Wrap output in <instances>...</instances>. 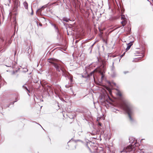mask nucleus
I'll return each instance as SVG.
<instances>
[{"instance_id": "12", "label": "nucleus", "mask_w": 153, "mask_h": 153, "mask_svg": "<svg viewBox=\"0 0 153 153\" xmlns=\"http://www.w3.org/2000/svg\"><path fill=\"white\" fill-rule=\"evenodd\" d=\"M92 143L91 141H88V142H87V143L86 144V146L88 147V149H89V148L88 146V145H91Z\"/></svg>"}, {"instance_id": "33", "label": "nucleus", "mask_w": 153, "mask_h": 153, "mask_svg": "<svg viewBox=\"0 0 153 153\" xmlns=\"http://www.w3.org/2000/svg\"><path fill=\"white\" fill-rule=\"evenodd\" d=\"M118 111H117H117H115V112H116V113H118V112H118Z\"/></svg>"}, {"instance_id": "35", "label": "nucleus", "mask_w": 153, "mask_h": 153, "mask_svg": "<svg viewBox=\"0 0 153 153\" xmlns=\"http://www.w3.org/2000/svg\"><path fill=\"white\" fill-rule=\"evenodd\" d=\"M131 31V28H129V32Z\"/></svg>"}, {"instance_id": "43", "label": "nucleus", "mask_w": 153, "mask_h": 153, "mask_svg": "<svg viewBox=\"0 0 153 153\" xmlns=\"http://www.w3.org/2000/svg\"><path fill=\"white\" fill-rule=\"evenodd\" d=\"M18 76V74H17L16 75V77H17Z\"/></svg>"}, {"instance_id": "46", "label": "nucleus", "mask_w": 153, "mask_h": 153, "mask_svg": "<svg viewBox=\"0 0 153 153\" xmlns=\"http://www.w3.org/2000/svg\"><path fill=\"white\" fill-rule=\"evenodd\" d=\"M113 68H112V71H113Z\"/></svg>"}, {"instance_id": "28", "label": "nucleus", "mask_w": 153, "mask_h": 153, "mask_svg": "<svg viewBox=\"0 0 153 153\" xmlns=\"http://www.w3.org/2000/svg\"><path fill=\"white\" fill-rule=\"evenodd\" d=\"M39 25L40 26H42V24L41 23H39Z\"/></svg>"}, {"instance_id": "27", "label": "nucleus", "mask_w": 153, "mask_h": 153, "mask_svg": "<svg viewBox=\"0 0 153 153\" xmlns=\"http://www.w3.org/2000/svg\"><path fill=\"white\" fill-rule=\"evenodd\" d=\"M18 99H17V98H16L15 99V100L14 101L15 102H16L18 100Z\"/></svg>"}, {"instance_id": "36", "label": "nucleus", "mask_w": 153, "mask_h": 153, "mask_svg": "<svg viewBox=\"0 0 153 153\" xmlns=\"http://www.w3.org/2000/svg\"><path fill=\"white\" fill-rule=\"evenodd\" d=\"M9 44H10L11 43V42H10V41H9Z\"/></svg>"}, {"instance_id": "11", "label": "nucleus", "mask_w": 153, "mask_h": 153, "mask_svg": "<svg viewBox=\"0 0 153 153\" xmlns=\"http://www.w3.org/2000/svg\"><path fill=\"white\" fill-rule=\"evenodd\" d=\"M101 126H102V123H99L98 124V126L99 127V131H100V130H102L103 129V128L102 129L101 128Z\"/></svg>"}, {"instance_id": "29", "label": "nucleus", "mask_w": 153, "mask_h": 153, "mask_svg": "<svg viewBox=\"0 0 153 153\" xmlns=\"http://www.w3.org/2000/svg\"><path fill=\"white\" fill-rule=\"evenodd\" d=\"M74 4H75V7H76V4H77L76 1H75V2H74Z\"/></svg>"}, {"instance_id": "38", "label": "nucleus", "mask_w": 153, "mask_h": 153, "mask_svg": "<svg viewBox=\"0 0 153 153\" xmlns=\"http://www.w3.org/2000/svg\"><path fill=\"white\" fill-rule=\"evenodd\" d=\"M94 44H93L91 47H90V48H91L92 47H93V45H94Z\"/></svg>"}, {"instance_id": "18", "label": "nucleus", "mask_w": 153, "mask_h": 153, "mask_svg": "<svg viewBox=\"0 0 153 153\" xmlns=\"http://www.w3.org/2000/svg\"><path fill=\"white\" fill-rule=\"evenodd\" d=\"M22 87L24 89L26 90H27L28 89L26 86H25L24 85L22 86Z\"/></svg>"}, {"instance_id": "22", "label": "nucleus", "mask_w": 153, "mask_h": 153, "mask_svg": "<svg viewBox=\"0 0 153 153\" xmlns=\"http://www.w3.org/2000/svg\"><path fill=\"white\" fill-rule=\"evenodd\" d=\"M125 23V21H123L121 22V23L123 24V26H124L125 25V24H123V23Z\"/></svg>"}, {"instance_id": "42", "label": "nucleus", "mask_w": 153, "mask_h": 153, "mask_svg": "<svg viewBox=\"0 0 153 153\" xmlns=\"http://www.w3.org/2000/svg\"><path fill=\"white\" fill-rule=\"evenodd\" d=\"M47 92H48V90H47Z\"/></svg>"}, {"instance_id": "24", "label": "nucleus", "mask_w": 153, "mask_h": 153, "mask_svg": "<svg viewBox=\"0 0 153 153\" xmlns=\"http://www.w3.org/2000/svg\"><path fill=\"white\" fill-rule=\"evenodd\" d=\"M128 73H129V72L128 71H124L123 72V73L125 74H126Z\"/></svg>"}, {"instance_id": "25", "label": "nucleus", "mask_w": 153, "mask_h": 153, "mask_svg": "<svg viewBox=\"0 0 153 153\" xmlns=\"http://www.w3.org/2000/svg\"><path fill=\"white\" fill-rule=\"evenodd\" d=\"M54 28H55V29H56V30L57 29L58 33H59V31L58 29V28L56 27V26H55V27H54Z\"/></svg>"}, {"instance_id": "55", "label": "nucleus", "mask_w": 153, "mask_h": 153, "mask_svg": "<svg viewBox=\"0 0 153 153\" xmlns=\"http://www.w3.org/2000/svg\"><path fill=\"white\" fill-rule=\"evenodd\" d=\"M75 148H76V146H75Z\"/></svg>"}, {"instance_id": "54", "label": "nucleus", "mask_w": 153, "mask_h": 153, "mask_svg": "<svg viewBox=\"0 0 153 153\" xmlns=\"http://www.w3.org/2000/svg\"><path fill=\"white\" fill-rule=\"evenodd\" d=\"M91 51H90V53H91Z\"/></svg>"}, {"instance_id": "15", "label": "nucleus", "mask_w": 153, "mask_h": 153, "mask_svg": "<svg viewBox=\"0 0 153 153\" xmlns=\"http://www.w3.org/2000/svg\"><path fill=\"white\" fill-rule=\"evenodd\" d=\"M28 69L26 68H23V70L22 71L23 72H26L28 71Z\"/></svg>"}, {"instance_id": "13", "label": "nucleus", "mask_w": 153, "mask_h": 153, "mask_svg": "<svg viewBox=\"0 0 153 153\" xmlns=\"http://www.w3.org/2000/svg\"><path fill=\"white\" fill-rule=\"evenodd\" d=\"M117 90V95L120 97L121 96L122 94L120 91L118 90Z\"/></svg>"}, {"instance_id": "19", "label": "nucleus", "mask_w": 153, "mask_h": 153, "mask_svg": "<svg viewBox=\"0 0 153 153\" xmlns=\"http://www.w3.org/2000/svg\"><path fill=\"white\" fill-rule=\"evenodd\" d=\"M71 86V85H69V84H68V85H65V87L67 88H68L70 87Z\"/></svg>"}, {"instance_id": "14", "label": "nucleus", "mask_w": 153, "mask_h": 153, "mask_svg": "<svg viewBox=\"0 0 153 153\" xmlns=\"http://www.w3.org/2000/svg\"><path fill=\"white\" fill-rule=\"evenodd\" d=\"M15 7L16 9L19 7V4L18 3L15 2L14 3Z\"/></svg>"}, {"instance_id": "45", "label": "nucleus", "mask_w": 153, "mask_h": 153, "mask_svg": "<svg viewBox=\"0 0 153 153\" xmlns=\"http://www.w3.org/2000/svg\"><path fill=\"white\" fill-rule=\"evenodd\" d=\"M123 17H122H122H121V19H123Z\"/></svg>"}, {"instance_id": "3", "label": "nucleus", "mask_w": 153, "mask_h": 153, "mask_svg": "<svg viewBox=\"0 0 153 153\" xmlns=\"http://www.w3.org/2000/svg\"><path fill=\"white\" fill-rule=\"evenodd\" d=\"M48 62L51 63L56 68L57 71L59 72L61 71L64 69V67L63 65L58 63L59 60L54 58H50L48 59Z\"/></svg>"}, {"instance_id": "48", "label": "nucleus", "mask_w": 153, "mask_h": 153, "mask_svg": "<svg viewBox=\"0 0 153 153\" xmlns=\"http://www.w3.org/2000/svg\"><path fill=\"white\" fill-rule=\"evenodd\" d=\"M103 77V76L102 75V78Z\"/></svg>"}, {"instance_id": "49", "label": "nucleus", "mask_w": 153, "mask_h": 153, "mask_svg": "<svg viewBox=\"0 0 153 153\" xmlns=\"http://www.w3.org/2000/svg\"><path fill=\"white\" fill-rule=\"evenodd\" d=\"M102 152V153H105L103 152V151Z\"/></svg>"}, {"instance_id": "8", "label": "nucleus", "mask_w": 153, "mask_h": 153, "mask_svg": "<svg viewBox=\"0 0 153 153\" xmlns=\"http://www.w3.org/2000/svg\"><path fill=\"white\" fill-rule=\"evenodd\" d=\"M23 5L25 8L27 10L28 9V4L26 1H24L23 3Z\"/></svg>"}, {"instance_id": "32", "label": "nucleus", "mask_w": 153, "mask_h": 153, "mask_svg": "<svg viewBox=\"0 0 153 153\" xmlns=\"http://www.w3.org/2000/svg\"><path fill=\"white\" fill-rule=\"evenodd\" d=\"M73 140H72V139H71V140L70 141H69L68 142H70L72 141H73Z\"/></svg>"}, {"instance_id": "44", "label": "nucleus", "mask_w": 153, "mask_h": 153, "mask_svg": "<svg viewBox=\"0 0 153 153\" xmlns=\"http://www.w3.org/2000/svg\"><path fill=\"white\" fill-rule=\"evenodd\" d=\"M143 140V139H141V140H140V142H141V140Z\"/></svg>"}, {"instance_id": "6", "label": "nucleus", "mask_w": 153, "mask_h": 153, "mask_svg": "<svg viewBox=\"0 0 153 153\" xmlns=\"http://www.w3.org/2000/svg\"><path fill=\"white\" fill-rule=\"evenodd\" d=\"M63 76H64L65 77H69L68 76V73L64 69L61 71Z\"/></svg>"}, {"instance_id": "4", "label": "nucleus", "mask_w": 153, "mask_h": 153, "mask_svg": "<svg viewBox=\"0 0 153 153\" xmlns=\"http://www.w3.org/2000/svg\"><path fill=\"white\" fill-rule=\"evenodd\" d=\"M6 63L5 65L7 67L15 68L17 64V63L13 61L10 58L7 59L6 60Z\"/></svg>"}, {"instance_id": "9", "label": "nucleus", "mask_w": 153, "mask_h": 153, "mask_svg": "<svg viewBox=\"0 0 153 153\" xmlns=\"http://www.w3.org/2000/svg\"><path fill=\"white\" fill-rule=\"evenodd\" d=\"M94 71H93L91 72L88 75L87 77H89L90 76H93V77L94 78V76L93 75L94 73Z\"/></svg>"}, {"instance_id": "23", "label": "nucleus", "mask_w": 153, "mask_h": 153, "mask_svg": "<svg viewBox=\"0 0 153 153\" xmlns=\"http://www.w3.org/2000/svg\"><path fill=\"white\" fill-rule=\"evenodd\" d=\"M125 52H124L120 56L121 58L122 57H123L125 55Z\"/></svg>"}, {"instance_id": "56", "label": "nucleus", "mask_w": 153, "mask_h": 153, "mask_svg": "<svg viewBox=\"0 0 153 153\" xmlns=\"http://www.w3.org/2000/svg\"><path fill=\"white\" fill-rule=\"evenodd\" d=\"M15 27H16V25L15 26V27H14L15 28Z\"/></svg>"}, {"instance_id": "53", "label": "nucleus", "mask_w": 153, "mask_h": 153, "mask_svg": "<svg viewBox=\"0 0 153 153\" xmlns=\"http://www.w3.org/2000/svg\"><path fill=\"white\" fill-rule=\"evenodd\" d=\"M28 94V95L30 96L29 94Z\"/></svg>"}, {"instance_id": "7", "label": "nucleus", "mask_w": 153, "mask_h": 153, "mask_svg": "<svg viewBox=\"0 0 153 153\" xmlns=\"http://www.w3.org/2000/svg\"><path fill=\"white\" fill-rule=\"evenodd\" d=\"M127 47L126 48V51H128V50H129L131 46L132 45V44L131 42H130L128 43V44H127Z\"/></svg>"}, {"instance_id": "2", "label": "nucleus", "mask_w": 153, "mask_h": 153, "mask_svg": "<svg viewBox=\"0 0 153 153\" xmlns=\"http://www.w3.org/2000/svg\"><path fill=\"white\" fill-rule=\"evenodd\" d=\"M122 107L127 112L130 120L131 122L133 121V119L131 116L133 113V108L132 105L129 102L124 101L122 104Z\"/></svg>"}, {"instance_id": "41", "label": "nucleus", "mask_w": 153, "mask_h": 153, "mask_svg": "<svg viewBox=\"0 0 153 153\" xmlns=\"http://www.w3.org/2000/svg\"><path fill=\"white\" fill-rule=\"evenodd\" d=\"M51 24L52 26H53V24Z\"/></svg>"}, {"instance_id": "1", "label": "nucleus", "mask_w": 153, "mask_h": 153, "mask_svg": "<svg viewBox=\"0 0 153 153\" xmlns=\"http://www.w3.org/2000/svg\"><path fill=\"white\" fill-rule=\"evenodd\" d=\"M129 140L130 144L120 151L121 153H134L135 150L134 147L139 146V143L137 142V140H135V139L133 137H130Z\"/></svg>"}, {"instance_id": "21", "label": "nucleus", "mask_w": 153, "mask_h": 153, "mask_svg": "<svg viewBox=\"0 0 153 153\" xmlns=\"http://www.w3.org/2000/svg\"><path fill=\"white\" fill-rule=\"evenodd\" d=\"M17 70L16 71H13L12 72V74L13 75L14 74L16 73H17Z\"/></svg>"}, {"instance_id": "50", "label": "nucleus", "mask_w": 153, "mask_h": 153, "mask_svg": "<svg viewBox=\"0 0 153 153\" xmlns=\"http://www.w3.org/2000/svg\"><path fill=\"white\" fill-rule=\"evenodd\" d=\"M48 88H50V87H49V86L48 87Z\"/></svg>"}, {"instance_id": "37", "label": "nucleus", "mask_w": 153, "mask_h": 153, "mask_svg": "<svg viewBox=\"0 0 153 153\" xmlns=\"http://www.w3.org/2000/svg\"><path fill=\"white\" fill-rule=\"evenodd\" d=\"M108 83L109 84H110V85L111 84V82H110L108 81Z\"/></svg>"}, {"instance_id": "16", "label": "nucleus", "mask_w": 153, "mask_h": 153, "mask_svg": "<svg viewBox=\"0 0 153 153\" xmlns=\"http://www.w3.org/2000/svg\"><path fill=\"white\" fill-rule=\"evenodd\" d=\"M44 8V6H42V8L38 9L37 10L36 12H37L38 11H39L40 12H41L42 10V9L43 8Z\"/></svg>"}, {"instance_id": "17", "label": "nucleus", "mask_w": 153, "mask_h": 153, "mask_svg": "<svg viewBox=\"0 0 153 153\" xmlns=\"http://www.w3.org/2000/svg\"><path fill=\"white\" fill-rule=\"evenodd\" d=\"M74 141L75 143H77V142H81V143H83V141L80 140H74Z\"/></svg>"}, {"instance_id": "47", "label": "nucleus", "mask_w": 153, "mask_h": 153, "mask_svg": "<svg viewBox=\"0 0 153 153\" xmlns=\"http://www.w3.org/2000/svg\"><path fill=\"white\" fill-rule=\"evenodd\" d=\"M113 65H114V62H113Z\"/></svg>"}, {"instance_id": "51", "label": "nucleus", "mask_w": 153, "mask_h": 153, "mask_svg": "<svg viewBox=\"0 0 153 153\" xmlns=\"http://www.w3.org/2000/svg\"><path fill=\"white\" fill-rule=\"evenodd\" d=\"M36 24H37V25H38V22H36Z\"/></svg>"}, {"instance_id": "34", "label": "nucleus", "mask_w": 153, "mask_h": 153, "mask_svg": "<svg viewBox=\"0 0 153 153\" xmlns=\"http://www.w3.org/2000/svg\"><path fill=\"white\" fill-rule=\"evenodd\" d=\"M70 80H71V82L72 81V78H70Z\"/></svg>"}, {"instance_id": "39", "label": "nucleus", "mask_w": 153, "mask_h": 153, "mask_svg": "<svg viewBox=\"0 0 153 153\" xmlns=\"http://www.w3.org/2000/svg\"><path fill=\"white\" fill-rule=\"evenodd\" d=\"M148 1H149L150 2V4H152V3L151 2H150L149 1V0H147Z\"/></svg>"}, {"instance_id": "5", "label": "nucleus", "mask_w": 153, "mask_h": 153, "mask_svg": "<svg viewBox=\"0 0 153 153\" xmlns=\"http://www.w3.org/2000/svg\"><path fill=\"white\" fill-rule=\"evenodd\" d=\"M100 132L101 135H102L105 138L108 136V134L106 132H105V131L104 130V129L103 128V129L101 130H100Z\"/></svg>"}, {"instance_id": "26", "label": "nucleus", "mask_w": 153, "mask_h": 153, "mask_svg": "<svg viewBox=\"0 0 153 153\" xmlns=\"http://www.w3.org/2000/svg\"><path fill=\"white\" fill-rule=\"evenodd\" d=\"M31 10H32V12H31V15H32L33 14V11L32 8V7H31Z\"/></svg>"}, {"instance_id": "30", "label": "nucleus", "mask_w": 153, "mask_h": 153, "mask_svg": "<svg viewBox=\"0 0 153 153\" xmlns=\"http://www.w3.org/2000/svg\"><path fill=\"white\" fill-rule=\"evenodd\" d=\"M27 91H28V93H30V90H29L28 89Z\"/></svg>"}, {"instance_id": "40", "label": "nucleus", "mask_w": 153, "mask_h": 153, "mask_svg": "<svg viewBox=\"0 0 153 153\" xmlns=\"http://www.w3.org/2000/svg\"><path fill=\"white\" fill-rule=\"evenodd\" d=\"M55 26H56V25L55 24H53V26H54V27H55Z\"/></svg>"}, {"instance_id": "52", "label": "nucleus", "mask_w": 153, "mask_h": 153, "mask_svg": "<svg viewBox=\"0 0 153 153\" xmlns=\"http://www.w3.org/2000/svg\"><path fill=\"white\" fill-rule=\"evenodd\" d=\"M77 2L78 3V1L77 0Z\"/></svg>"}, {"instance_id": "20", "label": "nucleus", "mask_w": 153, "mask_h": 153, "mask_svg": "<svg viewBox=\"0 0 153 153\" xmlns=\"http://www.w3.org/2000/svg\"><path fill=\"white\" fill-rule=\"evenodd\" d=\"M14 102H10L9 105L7 106V107H9L10 105H13Z\"/></svg>"}, {"instance_id": "10", "label": "nucleus", "mask_w": 153, "mask_h": 153, "mask_svg": "<svg viewBox=\"0 0 153 153\" xmlns=\"http://www.w3.org/2000/svg\"><path fill=\"white\" fill-rule=\"evenodd\" d=\"M63 20L66 22H68L69 20H70L69 19L66 17H63Z\"/></svg>"}, {"instance_id": "31", "label": "nucleus", "mask_w": 153, "mask_h": 153, "mask_svg": "<svg viewBox=\"0 0 153 153\" xmlns=\"http://www.w3.org/2000/svg\"><path fill=\"white\" fill-rule=\"evenodd\" d=\"M1 76H0V82L1 81Z\"/></svg>"}]
</instances>
